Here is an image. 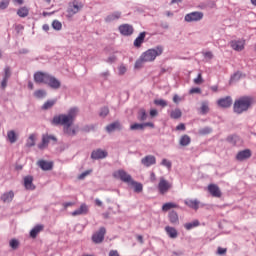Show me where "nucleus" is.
Wrapping results in <instances>:
<instances>
[{"label":"nucleus","instance_id":"6e6552de","mask_svg":"<svg viewBox=\"0 0 256 256\" xmlns=\"http://www.w3.org/2000/svg\"><path fill=\"white\" fill-rule=\"evenodd\" d=\"M51 74L45 73V72H36L34 74V81L35 83H43L44 85H47V81L49 80V77Z\"/></svg>","mask_w":256,"mask_h":256},{"label":"nucleus","instance_id":"680f3d73","mask_svg":"<svg viewBox=\"0 0 256 256\" xmlns=\"http://www.w3.org/2000/svg\"><path fill=\"white\" fill-rule=\"evenodd\" d=\"M225 253H227V249L226 248H218V255H225Z\"/></svg>","mask_w":256,"mask_h":256},{"label":"nucleus","instance_id":"8fccbe9b","mask_svg":"<svg viewBox=\"0 0 256 256\" xmlns=\"http://www.w3.org/2000/svg\"><path fill=\"white\" fill-rule=\"evenodd\" d=\"M211 133V128L206 127L199 130V135H209Z\"/></svg>","mask_w":256,"mask_h":256},{"label":"nucleus","instance_id":"a211bd4d","mask_svg":"<svg viewBox=\"0 0 256 256\" xmlns=\"http://www.w3.org/2000/svg\"><path fill=\"white\" fill-rule=\"evenodd\" d=\"M208 191L212 197H221V189L216 184L208 185Z\"/></svg>","mask_w":256,"mask_h":256},{"label":"nucleus","instance_id":"4468645a","mask_svg":"<svg viewBox=\"0 0 256 256\" xmlns=\"http://www.w3.org/2000/svg\"><path fill=\"white\" fill-rule=\"evenodd\" d=\"M108 153L105 150L97 149L92 151L91 153V159L99 160V159H105L107 157Z\"/></svg>","mask_w":256,"mask_h":256},{"label":"nucleus","instance_id":"f257e3e1","mask_svg":"<svg viewBox=\"0 0 256 256\" xmlns=\"http://www.w3.org/2000/svg\"><path fill=\"white\" fill-rule=\"evenodd\" d=\"M79 115V108L73 107L68 110L67 114L56 115L52 119V125H62L65 135L73 137L76 135L75 128H71V125L75 123V119Z\"/></svg>","mask_w":256,"mask_h":256},{"label":"nucleus","instance_id":"bb28decb","mask_svg":"<svg viewBox=\"0 0 256 256\" xmlns=\"http://www.w3.org/2000/svg\"><path fill=\"white\" fill-rule=\"evenodd\" d=\"M13 197H15V193H13V191H9L1 196V201H3V203H11V201H13Z\"/></svg>","mask_w":256,"mask_h":256},{"label":"nucleus","instance_id":"4c0bfd02","mask_svg":"<svg viewBox=\"0 0 256 256\" xmlns=\"http://www.w3.org/2000/svg\"><path fill=\"white\" fill-rule=\"evenodd\" d=\"M171 209H177V204L173 203V202H168L163 204L162 206V211H169Z\"/></svg>","mask_w":256,"mask_h":256},{"label":"nucleus","instance_id":"39448f33","mask_svg":"<svg viewBox=\"0 0 256 256\" xmlns=\"http://www.w3.org/2000/svg\"><path fill=\"white\" fill-rule=\"evenodd\" d=\"M172 187H173V184L171 182L165 179V177H160L159 183H158V191L160 195H165L166 193H169Z\"/></svg>","mask_w":256,"mask_h":256},{"label":"nucleus","instance_id":"aec40b11","mask_svg":"<svg viewBox=\"0 0 256 256\" xmlns=\"http://www.w3.org/2000/svg\"><path fill=\"white\" fill-rule=\"evenodd\" d=\"M38 167L42 171H51V169H53V162L40 160V161H38Z\"/></svg>","mask_w":256,"mask_h":256},{"label":"nucleus","instance_id":"2eb2a0df","mask_svg":"<svg viewBox=\"0 0 256 256\" xmlns=\"http://www.w3.org/2000/svg\"><path fill=\"white\" fill-rule=\"evenodd\" d=\"M48 87L51 89H59L61 87V82L55 78V76L50 75L48 81L46 82Z\"/></svg>","mask_w":256,"mask_h":256},{"label":"nucleus","instance_id":"864d4df0","mask_svg":"<svg viewBox=\"0 0 256 256\" xmlns=\"http://www.w3.org/2000/svg\"><path fill=\"white\" fill-rule=\"evenodd\" d=\"M161 165H163L164 167H167V169H171L172 167L171 161L167 159H163L161 162Z\"/></svg>","mask_w":256,"mask_h":256},{"label":"nucleus","instance_id":"37998d69","mask_svg":"<svg viewBox=\"0 0 256 256\" xmlns=\"http://www.w3.org/2000/svg\"><path fill=\"white\" fill-rule=\"evenodd\" d=\"M47 95V92L45 90H36L34 92V96L37 97V99H43Z\"/></svg>","mask_w":256,"mask_h":256},{"label":"nucleus","instance_id":"a19ab883","mask_svg":"<svg viewBox=\"0 0 256 256\" xmlns=\"http://www.w3.org/2000/svg\"><path fill=\"white\" fill-rule=\"evenodd\" d=\"M52 27H53V29H55V31H61V29H63V24H61V22H59V20H54L52 22Z\"/></svg>","mask_w":256,"mask_h":256},{"label":"nucleus","instance_id":"9d476101","mask_svg":"<svg viewBox=\"0 0 256 256\" xmlns=\"http://www.w3.org/2000/svg\"><path fill=\"white\" fill-rule=\"evenodd\" d=\"M105 233H107V230L105 227H101L98 232L93 234L92 241L94 243H103V240L105 239Z\"/></svg>","mask_w":256,"mask_h":256},{"label":"nucleus","instance_id":"b1692460","mask_svg":"<svg viewBox=\"0 0 256 256\" xmlns=\"http://www.w3.org/2000/svg\"><path fill=\"white\" fill-rule=\"evenodd\" d=\"M119 19H121V12L116 11V12H113V13L109 14L108 16H106L105 22L106 23H113V21H117Z\"/></svg>","mask_w":256,"mask_h":256},{"label":"nucleus","instance_id":"6e6d98bb","mask_svg":"<svg viewBox=\"0 0 256 256\" xmlns=\"http://www.w3.org/2000/svg\"><path fill=\"white\" fill-rule=\"evenodd\" d=\"M92 172L93 170H86L85 172L79 175L78 179H83L84 177H87V175H91Z\"/></svg>","mask_w":256,"mask_h":256},{"label":"nucleus","instance_id":"5fc2aeb1","mask_svg":"<svg viewBox=\"0 0 256 256\" xmlns=\"http://www.w3.org/2000/svg\"><path fill=\"white\" fill-rule=\"evenodd\" d=\"M118 71H119V75H125V73H127V67H125L124 65H121L119 66Z\"/></svg>","mask_w":256,"mask_h":256},{"label":"nucleus","instance_id":"13d9d810","mask_svg":"<svg viewBox=\"0 0 256 256\" xmlns=\"http://www.w3.org/2000/svg\"><path fill=\"white\" fill-rule=\"evenodd\" d=\"M11 77V69L9 67L5 68V75L4 78L5 79H9Z\"/></svg>","mask_w":256,"mask_h":256},{"label":"nucleus","instance_id":"69168bd1","mask_svg":"<svg viewBox=\"0 0 256 256\" xmlns=\"http://www.w3.org/2000/svg\"><path fill=\"white\" fill-rule=\"evenodd\" d=\"M109 256H120V255H119V252L117 250H111L109 252Z\"/></svg>","mask_w":256,"mask_h":256},{"label":"nucleus","instance_id":"423d86ee","mask_svg":"<svg viewBox=\"0 0 256 256\" xmlns=\"http://www.w3.org/2000/svg\"><path fill=\"white\" fill-rule=\"evenodd\" d=\"M113 177L114 179H120V181H122L123 183H127V185H129L132 180L133 177H131V175L127 172H125V170H117L113 173Z\"/></svg>","mask_w":256,"mask_h":256},{"label":"nucleus","instance_id":"338daca9","mask_svg":"<svg viewBox=\"0 0 256 256\" xmlns=\"http://www.w3.org/2000/svg\"><path fill=\"white\" fill-rule=\"evenodd\" d=\"M142 125H144V127H151L152 129H153V127H155V124H153L152 122H147Z\"/></svg>","mask_w":256,"mask_h":256},{"label":"nucleus","instance_id":"f3484780","mask_svg":"<svg viewBox=\"0 0 256 256\" xmlns=\"http://www.w3.org/2000/svg\"><path fill=\"white\" fill-rule=\"evenodd\" d=\"M89 213V206L87 204H81L79 209L71 213L72 217H77L78 215H87Z\"/></svg>","mask_w":256,"mask_h":256},{"label":"nucleus","instance_id":"09e8293b","mask_svg":"<svg viewBox=\"0 0 256 256\" xmlns=\"http://www.w3.org/2000/svg\"><path fill=\"white\" fill-rule=\"evenodd\" d=\"M109 115V108L108 107H103L100 110V117H107Z\"/></svg>","mask_w":256,"mask_h":256},{"label":"nucleus","instance_id":"72a5a7b5","mask_svg":"<svg viewBox=\"0 0 256 256\" xmlns=\"http://www.w3.org/2000/svg\"><path fill=\"white\" fill-rule=\"evenodd\" d=\"M7 138H8V141H10V143L17 142V134L13 130H10L7 132Z\"/></svg>","mask_w":256,"mask_h":256},{"label":"nucleus","instance_id":"473e14b6","mask_svg":"<svg viewBox=\"0 0 256 256\" xmlns=\"http://www.w3.org/2000/svg\"><path fill=\"white\" fill-rule=\"evenodd\" d=\"M17 15L18 17H22V18L27 17L29 15V8L21 7L20 9H18Z\"/></svg>","mask_w":256,"mask_h":256},{"label":"nucleus","instance_id":"58836bf2","mask_svg":"<svg viewBox=\"0 0 256 256\" xmlns=\"http://www.w3.org/2000/svg\"><path fill=\"white\" fill-rule=\"evenodd\" d=\"M227 141L232 143V145H237L241 141V138L237 135H231L227 138Z\"/></svg>","mask_w":256,"mask_h":256},{"label":"nucleus","instance_id":"774afa93","mask_svg":"<svg viewBox=\"0 0 256 256\" xmlns=\"http://www.w3.org/2000/svg\"><path fill=\"white\" fill-rule=\"evenodd\" d=\"M173 101H174L175 103H179V101H181V98H179L178 95H174Z\"/></svg>","mask_w":256,"mask_h":256},{"label":"nucleus","instance_id":"bf43d9fd","mask_svg":"<svg viewBox=\"0 0 256 256\" xmlns=\"http://www.w3.org/2000/svg\"><path fill=\"white\" fill-rule=\"evenodd\" d=\"M186 127L183 123H180L178 126H176V131H185Z\"/></svg>","mask_w":256,"mask_h":256},{"label":"nucleus","instance_id":"603ef678","mask_svg":"<svg viewBox=\"0 0 256 256\" xmlns=\"http://www.w3.org/2000/svg\"><path fill=\"white\" fill-rule=\"evenodd\" d=\"M10 247L12 249H17V247H19V241L17 239H12L10 241Z\"/></svg>","mask_w":256,"mask_h":256},{"label":"nucleus","instance_id":"6ab92c4d","mask_svg":"<svg viewBox=\"0 0 256 256\" xmlns=\"http://www.w3.org/2000/svg\"><path fill=\"white\" fill-rule=\"evenodd\" d=\"M141 163L144 167H151V165L157 163V159L153 155H148L141 160Z\"/></svg>","mask_w":256,"mask_h":256},{"label":"nucleus","instance_id":"f704fd0d","mask_svg":"<svg viewBox=\"0 0 256 256\" xmlns=\"http://www.w3.org/2000/svg\"><path fill=\"white\" fill-rule=\"evenodd\" d=\"M199 225V220H194L193 222L186 223L184 227L187 229V231H191V229H194V227H199Z\"/></svg>","mask_w":256,"mask_h":256},{"label":"nucleus","instance_id":"7ed1b4c3","mask_svg":"<svg viewBox=\"0 0 256 256\" xmlns=\"http://www.w3.org/2000/svg\"><path fill=\"white\" fill-rule=\"evenodd\" d=\"M160 55H163V46H156L155 48L148 49L142 54V59L146 63H151L157 59V57H160Z\"/></svg>","mask_w":256,"mask_h":256},{"label":"nucleus","instance_id":"49530a36","mask_svg":"<svg viewBox=\"0 0 256 256\" xmlns=\"http://www.w3.org/2000/svg\"><path fill=\"white\" fill-rule=\"evenodd\" d=\"M204 80H203V75L201 73L198 74V76L194 79V84L195 85H203Z\"/></svg>","mask_w":256,"mask_h":256},{"label":"nucleus","instance_id":"20e7f679","mask_svg":"<svg viewBox=\"0 0 256 256\" xmlns=\"http://www.w3.org/2000/svg\"><path fill=\"white\" fill-rule=\"evenodd\" d=\"M82 9H83V3H81L77 0H73L68 5L67 17H73V15H77V13H79V11Z\"/></svg>","mask_w":256,"mask_h":256},{"label":"nucleus","instance_id":"ddd939ff","mask_svg":"<svg viewBox=\"0 0 256 256\" xmlns=\"http://www.w3.org/2000/svg\"><path fill=\"white\" fill-rule=\"evenodd\" d=\"M217 104L219 107H222L223 109H227L233 105V100L231 99V96H227L225 98H221L217 101Z\"/></svg>","mask_w":256,"mask_h":256},{"label":"nucleus","instance_id":"c9c22d12","mask_svg":"<svg viewBox=\"0 0 256 256\" xmlns=\"http://www.w3.org/2000/svg\"><path fill=\"white\" fill-rule=\"evenodd\" d=\"M209 113V103L208 102H202L200 107V114L201 115H207Z\"/></svg>","mask_w":256,"mask_h":256},{"label":"nucleus","instance_id":"f03ea898","mask_svg":"<svg viewBox=\"0 0 256 256\" xmlns=\"http://www.w3.org/2000/svg\"><path fill=\"white\" fill-rule=\"evenodd\" d=\"M255 102L256 100L251 96H242L234 102V112L241 115V113L249 111Z\"/></svg>","mask_w":256,"mask_h":256},{"label":"nucleus","instance_id":"3c124183","mask_svg":"<svg viewBox=\"0 0 256 256\" xmlns=\"http://www.w3.org/2000/svg\"><path fill=\"white\" fill-rule=\"evenodd\" d=\"M9 3H10L9 0H2L0 2V9L2 10L7 9V7H9Z\"/></svg>","mask_w":256,"mask_h":256},{"label":"nucleus","instance_id":"a18cd8bd","mask_svg":"<svg viewBox=\"0 0 256 256\" xmlns=\"http://www.w3.org/2000/svg\"><path fill=\"white\" fill-rule=\"evenodd\" d=\"M27 147H34L35 145V134H31L26 143Z\"/></svg>","mask_w":256,"mask_h":256},{"label":"nucleus","instance_id":"79ce46f5","mask_svg":"<svg viewBox=\"0 0 256 256\" xmlns=\"http://www.w3.org/2000/svg\"><path fill=\"white\" fill-rule=\"evenodd\" d=\"M130 129H131V131H137V130L142 131V129H145V125L139 124V123H135V124H132L130 126Z\"/></svg>","mask_w":256,"mask_h":256},{"label":"nucleus","instance_id":"393cba45","mask_svg":"<svg viewBox=\"0 0 256 256\" xmlns=\"http://www.w3.org/2000/svg\"><path fill=\"white\" fill-rule=\"evenodd\" d=\"M146 35L147 33L141 32L139 36L134 40V47H141V45H143V43L145 42Z\"/></svg>","mask_w":256,"mask_h":256},{"label":"nucleus","instance_id":"a878e982","mask_svg":"<svg viewBox=\"0 0 256 256\" xmlns=\"http://www.w3.org/2000/svg\"><path fill=\"white\" fill-rule=\"evenodd\" d=\"M43 229H45V226L38 224L36 225L31 231H30V237H32V239H35V237H37V235H39V233H41V231H43Z\"/></svg>","mask_w":256,"mask_h":256},{"label":"nucleus","instance_id":"e2e57ef3","mask_svg":"<svg viewBox=\"0 0 256 256\" xmlns=\"http://www.w3.org/2000/svg\"><path fill=\"white\" fill-rule=\"evenodd\" d=\"M7 81H9V78H3L1 82L2 89H5V87H7Z\"/></svg>","mask_w":256,"mask_h":256},{"label":"nucleus","instance_id":"ea45409f","mask_svg":"<svg viewBox=\"0 0 256 256\" xmlns=\"http://www.w3.org/2000/svg\"><path fill=\"white\" fill-rule=\"evenodd\" d=\"M139 121H147V112L145 109H140L138 112Z\"/></svg>","mask_w":256,"mask_h":256},{"label":"nucleus","instance_id":"052dcab7","mask_svg":"<svg viewBox=\"0 0 256 256\" xmlns=\"http://www.w3.org/2000/svg\"><path fill=\"white\" fill-rule=\"evenodd\" d=\"M150 181L152 183H155L157 181V176L155 175V172H151V174H150Z\"/></svg>","mask_w":256,"mask_h":256},{"label":"nucleus","instance_id":"dca6fc26","mask_svg":"<svg viewBox=\"0 0 256 256\" xmlns=\"http://www.w3.org/2000/svg\"><path fill=\"white\" fill-rule=\"evenodd\" d=\"M251 155H252L251 150L245 149L237 153L236 160L246 161V159H250Z\"/></svg>","mask_w":256,"mask_h":256},{"label":"nucleus","instance_id":"c03bdc74","mask_svg":"<svg viewBox=\"0 0 256 256\" xmlns=\"http://www.w3.org/2000/svg\"><path fill=\"white\" fill-rule=\"evenodd\" d=\"M143 63H146V62L143 59V56L141 55L140 58L135 62V65H134L135 69H141V67H143Z\"/></svg>","mask_w":256,"mask_h":256},{"label":"nucleus","instance_id":"4d7b16f0","mask_svg":"<svg viewBox=\"0 0 256 256\" xmlns=\"http://www.w3.org/2000/svg\"><path fill=\"white\" fill-rule=\"evenodd\" d=\"M190 95H195V93L197 94H201V88H192L189 91Z\"/></svg>","mask_w":256,"mask_h":256},{"label":"nucleus","instance_id":"7c9ffc66","mask_svg":"<svg viewBox=\"0 0 256 256\" xmlns=\"http://www.w3.org/2000/svg\"><path fill=\"white\" fill-rule=\"evenodd\" d=\"M117 129H121V124L119 123V121H116L106 126V131H108V133H112V131H115Z\"/></svg>","mask_w":256,"mask_h":256},{"label":"nucleus","instance_id":"9b49d317","mask_svg":"<svg viewBox=\"0 0 256 256\" xmlns=\"http://www.w3.org/2000/svg\"><path fill=\"white\" fill-rule=\"evenodd\" d=\"M50 141H57V138L53 135L44 134L42 136V143L38 145L39 149H46Z\"/></svg>","mask_w":256,"mask_h":256},{"label":"nucleus","instance_id":"de8ad7c7","mask_svg":"<svg viewBox=\"0 0 256 256\" xmlns=\"http://www.w3.org/2000/svg\"><path fill=\"white\" fill-rule=\"evenodd\" d=\"M154 103L156 105H158L159 107H167V101H165L163 99L154 100Z\"/></svg>","mask_w":256,"mask_h":256},{"label":"nucleus","instance_id":"f8f14e48","mask_svg":"<svg viewBox=\"0 0 256 256\" xmlns=\"http://www.w3.org/2000/svg\"><path fill=\"white\" fill-rule=\"evenodd\" d=\"M230 47L234 51H243L245 49V40H232L230 41Z\"/></svg>","mask_w":256,"mask_h":256},{"label":"nucleus","instance_id":"4be33fe9","mask_svg":"<svg viewBox=\"0 0 256 256\" xmlns=\"http://www.w3.org/2000/svg\"><path fill=\"white\" fill-rule=\"evenodd\" d=\"M165 232L167 233L168 237H170V239H177V237H179V232L177 229H175V227L166 226Z\"/></svg>","mask_w":256,"mask_h":256},{"label":"nucleus","instance_id":"0e129e2a","mask_svg":"<svg viewBox=\"0 0 256 256\" xmlns=\"http://www.w3.org/2000/svg\"><path fill=\"white\" fill-rule=\"evenodd\" d=\"M158 114H159V112H157L156 109L150 110V117H157Z\"/></svg>","mask_w":256,"mask_h":256},{"label":"nucleus","instance_id":"2f4dec72","mask_svg":"<svg viewBox=\"0 0 256 256\" xmlns=\"http://www.w3.org/2000/svg\"><path fill=\"white\" fill-rule=\"evenodd\" d=\"M183 115V112H181V109L176 108L170 112L171 119H181Z\"/></svg>","mask_w":256,"mask_h":256},{"label":"nucleus","instance_id":"c756f323","mask_svg":"<svg viewBox=\"0 0 256 256\" xmlns=\"http://www.w3.org/2000/svg\"><path fill=\"white\" fill-rule=\"evenodd\" d=\"M169 221L172 225H177L179 223V215L175 211H171L169 213Z\"/></svg>","mask_w":256,"mask_h":256},{"label":"nucleus","instance_id":"0eeeda50","mask_svg":"<svg viewBox=\"0 0 256 256\" xmlns=\"http://www.w3.org/2000/svg\"><path fill=\"white\" fill-rule=\"evenodd\" d=\"M205 17V14L203 12L195 11V12H190L185 15L184 21L187 23H194L197 21H201Z\"/></svg>","mask_w":256,"mask_h":256},{"label":"nucleus","instance_id":"c85d7f7f","mask_svg":"<svg viewBox=\"0 0 256 256\" xmlns=\"http://www.w3.org/2000/svg\"><path fill=\"white\" fill-rule=\"evenodd\" d=\"M128 185L134 187L135 193H141L143 191V184L136 182L135 180H132Z\"/></svg>","mask_w":256,"mask_h":256},{"label":"nucleus","instance_id":"412c9836","mask_svg":"<svg viewBox=\"0 0 256 256\" xmlns=\"http://www.w3.org/2000/svg\"><path fill=\"white\" fill-rule=\"evenodd\" d=\"M24 187L28 191H35V186L33 185V176L24 177Z\"/></svg>","mask_w":256,"mask_h":256},{"label":"nucleus","instance_id":"5701e85b","mask_svg":"<svg viewBox=\"0 0 256 256\" xmlns=\"http://www.w3.org/2000/svg\"><path fill=\"white\" fill-rule=\"evenodd\" d=\"M185 205H187V207H189L190 209H194V211H197V209H199V205L201 202H199V200L197 199H187L184 201Z\"/></svg>","mask_w":256,"mask_h":256},{"label":"nucleus","instance_id":"e433bc0d","mask_svg":"<svg viewBox=\"0 0 256 256\" xmlns=\"http://www.w3.org/2000/svg\"><path fill=\"white\" fill-rule=\"evenodd\" d=\"M56 103H57V100H48L43 104L42 109L44 111H47L48 109H51L53 105H55Z\"/></svg>","mask_w":256,"mask_h":256},{"label":"nucleus","instance_id":"cd10ccee","mask_svg":"<svg viewBox=\"0 0 256 256\" xmlns=\"http://www.w3.org/2000/svg\"><path fill=\"white\" fill-rule=\"evenodd\" d=\"M179 145H181V147H187L188 145H191V137L187 134L182 135L179 140Z\"/></svg>","mask_w":256,"mask_h":256},{"label":"nucleus","instance_id":"1a4fd4ad","mask_svg":"<svg viewBox=\"0 0 256 256\" xmlns=\"http://www.w3.org/2000/svg\"><path fill=\"white\" fill-rule=\"evenodd\" d=\"M118 31L124 37H129V35H133V26L131 24H122L118 27Z\"/></svg>","mask_w":256,"mask_h":256}]
</instances>
